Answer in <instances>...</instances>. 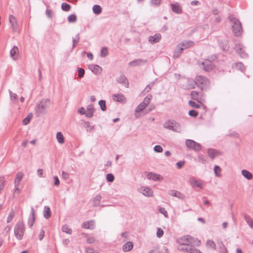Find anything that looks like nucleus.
<instances>
[{"label": "nucleus", "instance_id": "35", "mask_svg": "<svg viewBox=\"0 0 253 253\" xmlns=\"http://www.w3.org/2000/svg\"><path fill=\"white\" fill-rule=\"evenodd\" d=\"M101 198V196L100 195H97L94 198L93 200V207H97L99 205Z\"/></svg>", "mask_w": 253, "mask_h": 253}, {"label": "nucleus", "instance_id": "18", "mask_svg": "<svg viewBox=\"0 0 253 253\" xmlns=\"http://www.w3.org/2000/svg\"><path fill=\"white\" fill-rule=\"evenodd\" d=\"M183 50L184 48H183L180 44H178L176 47L173 52V57L175 59L177 58L183 52Z\"/></svg>", "mask_w": 253, "mask_h": 253}, {"label": "nucleus", "instance_id": "7", "mask_svg": "<svg viewBox=\"0 0 253 253\" xmlns=\"http://www.w3.org/2000/svg\"><path fill=\"white\" fill-rule=\"evenodd\" d=\"M195 83L201 90L206 89L209 85V81L207 78L201 76L196 77Z\"/></svg>", "mask_w": 253, "mask_h": 253}, {"label": "nucleus", "instance_id": "33", "mask_svg": "<svg viewBox=\"0 0 253 253\" xmlns=\"http://www.w3.org/2000/svg\"><path fill=\"white\" fill-rule=\"evenodd\" d=\"M23 177V174L21 173H18L16 175V177L14 182L15 187H18L20 183V181Z\"/></svg>", "mask_w": 253, "mask_h": 253}, {"label": "nucleus", "instance_id": "59", "mask_svg": "<svg viewBox=\"0 0 253 253\" xmlns=\"http://www.w3.org/2000/svg\"><path fill=\"white\" fill-rule=\"evenodd\" d=\"M85 252L86 253H100L96 250H95L93 249L90 248H86Z\"/></svg>", "mask_w": 253, "mask_h": 253}, {"label": "nucleus", "instance_id": "43", "mask_svg": "<svg viewBox=\"0 0 253 253\" xmlns=\"http://www.w3.org/2000/svg\"><path fill=\"white\" fill-rule=\"evenodd\" d=\"M108 53V52L107 47H102L101 50L100 56L102 57H105L107 55Z\"/></svg>", "mask_w": 253, "mask_h": 253}, {"label": "nucleus", "instance_id": "37", "mask_svg": "<svg viewBox=\"0 0 253 253\" xmlns=\"http://www.w3.org/2000/svg\"><path fill=\"white\" fill-rule=\"evenodd\" d=\"M56 138L59 143L62 144L64 142V138L61 132H58L56 133Z\"/></svg>", "mask_w": 253, "mask_h": 253}, {"label": "nucleus", "instance_id": "16", "mask_svg": "<svg viewBox=\"0 0 253 253\" xmlns=\"http://www.w3.org/2000/svg\"><path fill=\"white\" fill-rule=\"evenodd\" d=\"M147 62L146 60H144L142 59H137L133 60L131 62H130L128 63L129 66H139L144 64H145Z\"/></svg>", "mask_w": 253, "mask_h": 253}, {"label": "nucleus", "instance_id": "23", "mask_svg": "<svg viewBox=\"0 0 253 253\" xmlns=\"http://www.w3.org/2000/svg\"><path fill=\"white\" fill-rule=\"evenodd\" d=\"M89 68L96 74L100 73L102 71V68L98 65H90Z\"/></svg>", "mask_w": 253, "mask_h": 253}, {"label": "nucleus", "instance_id": "24", "mask_svg": "<svg viewBox=\"0 0 253 253\" xmlns=\"http://www.w3.org/2000/svg\"><path fill=\"white\" fill-rule=\"evenodd\" d=\"M243 216L247 223L253 230V219L247 214H244Z\"/></svg>", "mask_w": 253, "mask_h": 253}, {"label": "nucleus", "instance_id": "11", "mask_svg": "<svg viewBox=\"0 0 253 253\" xmlns=\"http://www.w3.org/2000/svg\"><path fill=\"white\" fill-rule=\"evenodd\" d=\"M236 52L240 55L242 58H246L247 56V53L243 49L244 46L242 44H236L235 46Z\"/></svg>", "mask_w": 253, "mask_h": 253}, {"label": "nucleus", "instance_id": "9", "mask_svg": "<svg viewBox=\"0 0 253 253\" xmlns=\"http://www.w3.org/2000/svg\"><path fill=\"white\" fill-rule=\"evenodd\" d=\"M189 182L193 187H197L200 189L203 188L204 181L201 180H197L194 177H191L189 179Z\"/></svg>", "mask_w": 253, "mask_h": 253}, {"label": "nucleus", "instance_id": "28", "mask_svg": "<svg viewBox=\"0 0 253 253\" xmlns=\"http://www.w3.org/2000/svg\"><path fill=\"white\" fill-rule=\"evenodd\" d=\"M82 227L86 229H92L94 228L93 221L84 222L82 224Z\"/></svg>", "mask_w": 253, "mask_h": 253}, {"label": "nucleus", "instance_id": "41", "mask_svg": "<svg viewBox=\"0 0 253 253\" xmlns=\"http://www.w3.org/2000/svg\"><path fill=\"white\" fill-rule=\"evenodd\" d=\"M61 8L63 11H69L71 8V6L66 2H63L62 3Z\"/></svg>", "mask_w": 253, "mask_h": 253}, {"label": "nucleus", "instance_id": "22", "mask_svg": "<svg viewBox=\"0 0 253 253\" xmlns=\"http://www.w3.org/2000/svg\"><path fill=\"white\" fill-rule=\"evenodd\" d=\"M117 81L120 84H123L126 85V87H128V82L126 76L122 74L120 77L117 79Z\"/></svg>", "mask_w": 253, "mask_h": 253}, {"label": "nucleus", "instance_id": "42", "mask_svg": "<svg viewBox=\"0 0 253 253\" xmlns=\"http://www.w3.org/2000/svg\"><path fill=\"white\" fill-rule=\"evenodd\" d=\"M98 104L100 106V109L102 111H105L106 110V102L105 100H101L99 101Z\"/></svg>", "mask_w": 253, "mask_h": 253}, {"label": "nucleus", "instance_id": "50", "mask_svg": "<svg viewBox=\"0 0 253 253\" xmlns=\"http://www.w3.org/2000/svg\"><path fill=\"white\" fill-rule=\"evenodd\" d=\"M62 231L65 232L66 233L71 234L72 233V229L68 228V227L66 225H63L62 227Z\"/></svg>", "mask_w": 253, "mask_h": 253}, {"label": "nucleus", "instance_id": "34", "mask_svg": "<svg viewBox=\"0 0 253 253\" xmlns=\"http://www.w3.org/2000/svg\"><path fill=\"white\" fill-rule=\"evenodd\" d=\"M217 244L219 249L220 253H224L227 252V250L224 246L221 241H218Z\"/></svg>", "mask_w": 253, "mask_h": 253}, {"label": "nucleus", "instance_id": "38", "mask_svg": "<svg viewBox=\"0 0 253 253\" xmlns=\"http://www.w3.org/2000/svg\"><path fill=\"white\" fill-rule=\"evenodd\" d=\"M8 92L9 93L11 101L13 102L17 101L18 100L17 95L15 93H13L10 90H8Z\"/></svg>", "mask_w": 253, "mask_h": 253}, {"label": "nucleus", "instance_id": "49", "mask_svg": "<svg viewBox=\"0 0 253 253\" xmlns=\"http://www.w3.org/2000/svg\"><path fill=\"white\" fill-rule=\"evenodd\" d=\"M152 95H148L146 97H145L142 103L145 105V106H147L148 104L150 103V100L151 99Z\"/></svg>", "mask_w": 253, "mask_h": 253}, {"label": "nucleus", "instance_id": "25", "mask_svg": "<svg viewBox=\"0 0 253 253\" xmlns=\"http://www.w3.org/2000/svg\"><path fill=\"white\" fill-rule=\"evenodd\" d=\"M146 106H145V105L142 102L140 103L137 106V107L136 108L135 110V116L136 118H137L139 117V116L138 115V113L142 112L146 108Z\"/></svg>", "mask_w": 253, "mask_h": 253}, {"label": "nucleus", "instance_id": "63", "mask_svg": "<svg viewBox=\"0 0 253 253\" xmlns=\"http://www.w3.org/2000/svg\"><path fill=\"white\" fill-rule=\"evenodd\" d=\"M236 67L241 71H243L245 69V67L242 63H237L235 64Z\"/></svg>", "mask_w": 253, "mask_h": 253}, {"label": "nucleus", "instance_id": "19", "mask_svg": "<svg viewBox=\"0 0 253 253\" xmlns=\"http://www.w3.org/2000/svg\"><path fill=\"white\" fill-rule=\"evenodd\" d=\"M9 21L11 25L12 30L15 31L17 28V22L16 18L14 16L10 15L9 16Z\"/></svg>", "mask_w": 253, "mask_h": 253}, {"label": "nucleus", "instance_id": "56", "mask_svg": "<svg viewBox=\"0 0 253 253\" xmlns=\"http://www.w3.org/2000/svg\"><path fill=\"white\" fill-rule=\"evenodd\" d=\"M164 234V231L161 228H158L156 235L157 237L161 238L163 236Z\"/></svg>", "mask_w": 253, "mask_h": 253}, {"label": "nucleus", "instance_id": "32", "mask_svg": "<svg viewBox=\"0 0 253 253\" xmlns=\"http://www.w3.org/2000/svg\"><path fill=\"white\" fill-rule=\"evenodd\" d=\"M179 44H180L185 49L192 46L193 45V42L191 41H185Z\"/></svg>", "mask_w": 253, "mask_h": 253}, {"label": "nucleus", "instance_id": "1", "mask_svg": "<svg viewBox=\"0 0 253 253\" xmlns=\"http://www.w3.org/2000/svg\"><path fill=\"white\" fill-rule=\"evenodd\" d=\"M177 242L179 244L177 248L180 251L190 253H202L200 250L195 248L201 244V241L197 238L186 235L178 238Z\"/></svg>", "mask_w": 253, "mask_h": 253}, {"label": "nucleus", "instance_id": "55", "mask_svg": "<svg viewBox=\"0 0 253 253\" xmlns=\"http://www.w3.org/2000/svg\"><path fill=\"white\" fill-rule=\"evenodd\" d=\"M189 104L193 108H199L200 107V105L196 103L195 102L193 101H189Z\"/></svg>", "mask_w": 253, "mask_h": 253}, {"label": "nucleus", "instance_id": "52", "mask_svg": "<svg viewBox=\"0 0 253 253\" xmlns=\"http://www.w3.org/2000/svg\"><path fill=\"white\" fill-rule=\"evenodd\" d=\"M14 216V212L13 210L9 212V215L7 218V222L9 223L10 222L12 219L13 218Z\"/></svg>", "mask_w": 253, "mask_h": 253}, {"label": "nucleus", "instance_id": "26", "mask_svg": "<svg viewBox=\"0 0 253 253\" xmlns=\"http://www.w3.org/2000/svg\"><path fill=\"white\" fill-rule=\"evenodd\" d=\"M133 244L132 242L128 241L125 243L123 246V250L124 252H128L131 250L133 248Z\"/></svg>", "mask_w": 253, "mask_h": 253}, {"label": "nucleus", "instance_id": "5", "mask_svg": "<svg viewBox=\"0 0 253 253\" xmlns=\"http://www.w3.org/2000/svg\"><path fill=\"white\" fill-rule=\"evenodd\" d=\"M164 127L176 132H180L181 131L180 125L174 120H169L165 122L164 124Z\"/></svg>", "mask_w": 253, "mask_h": 253}, {"label": "nucleus", "instance_id": "58", "mask_svg": "<svg viewBox=\"0 0 253 253\" xmlns=\"http://www.w3.org/2000/svg\"><path fill=\"white\" fill-rule=\"evenodd\" d=\"M161 3V0H151V4L154 6H159Z\"/></svg>", "mask_w": 253, "mask_h": 253}, {"label": "nucleus", "instance_id": "3", "mask_svg": "<svg viewBox=\"0 0 253 253\" xmlns=\"http://www.w3.org/2000/svg\"><path fill=\"white\" fill-rule=\"evenodd\" d=\"M232 25V31L234 35L236 37L240 36L243 32L242 24L240 21L237 18L234 17L232 15L228 17Z\"/></svg>", "mask_w": 253, "mask_h": 253}, {"label": "nucleus", "instance_id": "29", "mask_svg": "<svg viewBox=\"0 0 253 253\" xmlns=\"http://www.w3.org/2000/svg\"><path fill=\"white\" fill-rule=\"evenodd\" d=\"M43 217L46 219H48L51 216V211L48 206H45L43 212Z\"/></svg>", "mask_w": 253, "mask_h": 253}, {"label": "nucleus", "instance_id": "8", "mask_svg": "<svg viewBox=\"0 0 253 253\" xmlns=\"http://www.w3.org/2000/svg\"><path fill=\"white\" fill-rule=\"evenodd\" d=\"M185 144L188 148L195 151H199L201 149V144L191 139H187Z\"/></svg>", "mask_w": 253, "mask_h": 253}, {"label": "nucleus", "instance_id": "15", "mask_svg": "<svg viewBox=\"0 0 253 253\" xmlns=\"http://www.w3.org/2000/svg\"><path fill=\"white\" fill-rule=\"evenodd\" d=\"M169 194L171 195L172 196L176 197L179 199L184 200L185 199V196L184 194L181 193V192L174 190H170L168 192Z\"/></svg>", "mask_w": 253, "mask_h": 253}, {"label": "nucleus", "instance_id": "6", "mask_svg": "<svg viewBox=\"0 0 253 253\" xmlns=\"http://www.w3.org/2000/svg\"><path fill=\"white\" fill-rule=\"evenodd\" d=\"M14 235L16 238L21 240L23 237L25 232L24 224L22 222H18L14 227Z\"/></svg>", "mask_w": 253, "mask_h": 253}, {"label": "nucleus", "instance_id": "61", "mask_svg": "<svg viewBox=\"0 0 253 253\" xmlns=\"http://www.w3.org/2000/svg\"><path fill=\"white\" fill-rule=\"evenodd\" d=\"M32 116H28L23 120V124L24 125H27L31 121Z\"/></svg>", "mask_w": 253, "mask_h": 253}, {"label": "nucleus", "instance_id": "10", "mask_svg": "<svg viewBox=\"0 0 253 253\" xmlns=\"http://www.w3.org/2000/svg\"><path fill=\"white\" fill-rule=\"evenodd\" d=\"M171 10L173 12L180 14L182 13V8L181 5L178 2H175L170 4Z\"/></svg>", "mask_w": 253, "mask_h": 253}, {"label": "nucleus", "instance_id": "47", "mask_svg": "<svg viewBox=\"0 0 253 253\" xmlns=\"http://www.w3.org/2000/svg\"><path fill=\"white\" fill-rule=\"evenodd\" d=\"M77 71L78 72V77L81 79L83 78L84 75V70L82 68H78Z\"/></svg>", "mask_w": 253, "mask_h": 253}, {"label": "nucleus", "instance_id": "46", "mask_svg": "<svg viewBox=\"0 0 253 253\" xmlns=\"http://www.w3.org/2000/svg\"><path fill=\"white\" fill-rule=\"evenodd\" d=\"M69 22H75L77 21V16L75 14L70 15L68 17Z\"/></svg>", "mask_w": 253, "mask_h": 253}, {"label": "nucleus", "instance_id": "40", "mask_svg": "<svg viewBox=\"0 0 253 253\" xmlns=\"http://www.w3.org/2000/svg\"><path fill=\"white\" fill-rule=\"evenodd\" d=\"M221 169L218 166H215L214 167V172L215 175L217 177L221 176Z\"/></svg>", "mask_w": 253, "mask_h": 253}, {"label": "nucleus", "instance_id": "62", "mask_svg": "<svg viewBox=\"0 0 253 253\" xmlns=\"http://www.w3.org/2000/svg\"><path fill=\"white\" fill-rule=\"evenodd\" d=\"M44 236V231L43 229H41L40 234L38 235L39 239L42 241Z\"/></svg>", "mask_w": 253, "mask_h": 253}, {"label": "nucleus", "instance_id": "21", "mask_svg": "<svg viewBox=\"0 0 253 253\" xmlns=\"http://www.w3.org/2000/svg\"><path fill=\"white\" fill-rule=\"evenodd\" d=\"M35 221V211L33 207L31 208V215L29 217L28 219V223L29 226L31 227L33 226Z\"/></svg>", "mask_w": 253, "mask_h": 253}, {"label": "nucleus", "instance_id": "30", "mask_svg": "<svg viewBox=\"0 0 253 253\" xmlns=\"http://www.w3.org/2000/svg\"><path fill=\"white\" fill-rule=\"evenodd\" d=\"M19 52L18 48L17 46L14 45L13 47L10 51V56L13 60H15L16 58L14 56L16 55Z\"/></svg>", "mask_w": 253, "mask_h": 253}, {"label": "nucleus", "instance_id": "36", "mask_svg": "<svg viewBox=\"0 0 253 253\" xmlns=\"http://www.w3.org/2000/svg\"><path fill=\"white\" fill-rule=\"evenodd\" d=\"M92 10L94 13L95 14H99L102 11V8L99 5H94L92 7Z\"/></svg>", "mask_w": 253, "mask_h": 253}, {"label": "nucleus", "instance_id": "48", "mask_svg": "<svg viewBox=\"0 0 253 253\" xmlns=\"http://www.w3.org/2000/svg\"><path fill=\"white\" fill-rule=\"evenodd\" d=\"M84 126L86 129L87 131H91L94 128V126H90V123L88 122H84Z\"/></svg>", "mask_w": 253, "mask_h": 253}, {"label": "nucleus", "instance_id": "2", "mask_svg": "<svg viewBox=\"0 0 253 253\" xmlns=\"http://www.w3.org/2000/svg\"><path fill=\"white\" fill-rule=\"evenodd\" d=\"M50 105V100L49 99H42L36 105L35 108L36 115L38 117L44 115L47 112V109Z\"/></svg>", "mask_w": 253, "mask_h": 253}, {"label": "nucleus", "instance_id": "57", "mask_svg": "<svg viewBox=\"0 0 253 253\" xmlns=\"http://www.w3.org/2000/svg\"><path fill=\"white\" fill-rule=\"evenodd\" d=\"M188 114L191 117H196L198 116V113L194 110H191L189 111Z\"/></svg>", "mask_w": 253, "mask_h": 253}, {"label": "nucleus", "instance_id": "31", "mask_svg": "<svg viewBox=\"0 0 253 253\" xmlns=\"http://www.w3.org/2000/svg\"><path fill=\"white\" fill-rule=\"evenodd\" d=\"M242 175L248 180H251L253 178V174L249 171L243 169L242 170Z\"/></svg>", "mask_w": 253, "mask_h": 253}, {"label": "nucleus", "instance_id": "14", "mask_svg": "<svg viewBox=\"0 0 253 253\" xmlns=\"http://www.w3.org/2000/svg\"><path fill=\"white\" fill-rule=\"evenodd\" d=\"M147 177L149 179H152L154 181H161L163 179V177L160 175L152 172L148 173Z\"/></svg>", "mask_w": 253, "mask_h": 253}, {"label": "nucleus", "instance_id": "64", "mask_svg": "<svg viewBox=\"0 0 253 253\" xmlns=\"http://www.w3.org/2000/svg\"><path fill=\"white\" fill-rule=\"evenodd\" d=\"M62 177L64 179L67 180L69 177V173L66 171H63L62 172Z\"/></svg>", "mask_w": 253, "mask_h": 253}, {"label": "nucleus", "instance_id": "51", "mask_svg": "<svg viewBox=\"0 0 253 253\" xmlns=\"http://www.w3.org/2000/svg\"><path fill=\"white\" fill-rule=\"evenodd\" d=\"M80 40L79 34L76 35L75 38L73 39V48L76 46V44L79 42Z\"/></svg>", "mask_w": 253, "mask_h": 253}, {"label": "nucleus", "instance_id": "4", "mask_svg": "<svg viewBox=\"0 0 253 253\" xmlns=\"http://www.w3.org/2000/svg\"><path fill=\"white\" fill-rule=\"evenodd\" d=\"M215 55L214 57H211V59H204L203 60H200L198 61V65L200 68L203 69L205 71L210 72L211 71L214 65L211 62V60H214L216 58Z\"/></svg>", "mask_w": 253, "mask_h": 253}, {"label": "nucleus", "instance_id": "20", "mask_svg": "<svg viewBox=\"0 0 253 253\" xmlns=\"http://www.w3.org/2000/svg\"><path fill=\"white\" fill-rule=\"evenodd\" d=\"M161 39V35L160 34H156L154 36L149 37V41L152 43L158 42Z\"/></svg>", "mask_w": 253, "mask_h": 253}, {"label": "nucleus", "instance_id": "17", "mask_svg": "<svg viewBox=\"0 0 253 253\" xmlns=\"http://www.w3.org/2000/svg\"><path fill=\"white\" fill-rule=\"evenodd\" d=\"M208 154L209 156L211 159H214L216 157L220 155L221 153L217 150L214 149L210 148L208 150Z\"/></svg>", "mask_w": 253, "mask_h": 253}, {"label": "nucleus", "instance_id": "44", "mask_svg": "<svg viewBox=\"0 0 253 253\" xmlns=\"http://www.w3.org/2000/svg\"><path fill=\"white\" fill-rule=\"evenodd\" d=\"M158 210L161 213L163 214L165 216V217H168L167 211L164 208L159 206L158 208Z\"/></svg>", "mask_w": 253, "mask_h": 253}, {"label": "nucleus", "instance_id": "39", "mask_svg": "<svg viewBox=\"0 0 253 253\" xmlns=\"http://www.w3.org/2000/svg\"><path fill=\"white\" fill-rule=\"evenodd\" d=\"M206 246L208 248L212 249H215L216 247V245L215 243L213 241L211 240H208L207 241Z\"/></svg>", "mask_w": 253, "mask_h": 253}, {"label": "nucleus", "instance_id": "54", "mask_svg": "<svg viewBox=\"0 0 253 253\" xmlns=\"http://www.w3.org/2000/svg\"><path fill=\"white\" fill-rule=\"evenodd\" d=\"M154 150L157 153H161L163 152V149L161 146L157 145L154 147Z\"/></svg>", "mask_w": 253, "mask_h": 253}, {"label": "nucleus", "instance_id": "13", "mask_svg": "<svg viewBox=\"0 0 253 253\" xmlns=\"http://www.w3.org/2000/svg\"><path fill=\"white\" fill-rule=\"evenodd\" d=\"M139 191L143 195L147 197H151L153 195V191L149 187H142L139 189Z\"/></svg>", "mask_w": 253, "mask_h": 253}, {"label": "nucleus", "instance_id": "45", "mask_svg": "<svg viewBox=\"0 0 253 253\" xmlns=\"http://www.w3.org/2000/svg\"><path fill=\"white\" fill-rule=\"evenodd\" d=\"M155 83V82L154 81V82L150 83L149 84H148L146 86V87H145V88L144 89L143 92H144L145 93L148 92L150 90L151 88L153 86Z\"/></svg>", "mask_w": 253, "mask_h": 253}, {"label": "nucleus", "instance_id": "53", "mask_svg": "<svg viewBox=\"0 0 253 253\" xmlns=\"http://www.w3.org/2000/svg\"><path fill=\"white\" fill-rule=\"evenodd\" d=\"M106 180L108 182H112L114 180V176L112 173H108L106 175Z\"/></svg>", "mask_w": 253, "mask_h": 253}, {"label": "nucleus", "instance_id": "27", "mask_svg": "<svg viewBox=\"0 0 253 253\" xmlns=\"http://www.w3.org/2000/svg\"><path fill=\"white\" fill-rule=\"evenodd\" d=\"M87 112L85 114V116L87 118H91L93 116L94 109L93 105H88L87 107Z\"/></svg>", "mask_w": 253, "mask_h": 253}, {"label": "nucleus", "instance_id": "60", "mask_svg": "<svg viewBox=\"0 0 253 253\" xmlns=\"http://www.w3.org/2000/svg\"><path fill=\"white\" fill-rule=\"evenodd\" d=\"M220 46L222 50L224 51H227L228 50L229 47L226 42H225V43H222V44L220 43Z\"/></svg>", "mask_w": 253, "mask_h": 253}, {"label": "nucleus", "instance_id": "12", "mask_svg": "<svg viewBox=\"0 0 253 253\" xmlns=\"http://www.w3.org/2000/svg\"><path fill=\"white\" fill-rule=\"evenodd\" d=\"M112 99L114 101L121 103H125L126 98L122 93L115 94L112 96Z\"/></svg>", "mask_w": 253, "mask_h": 253}]
</instances>
